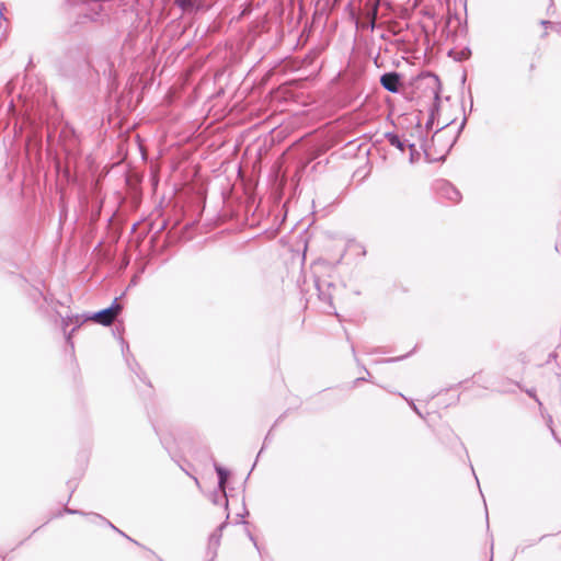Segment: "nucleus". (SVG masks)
<instances>
[{
  "instance_id": "obj_1",
  "label": "nucleus",
  "mask_w": 561,
  "mask_h": 561,
  "mask_svg": "<svg viewBox=\"0 0 561 561\" xmlns=\"http://www.w3.org/2000/svg\"><path fill=\"white\" fill-rule=\"evenodd\" d=\"M122 310L121 305L115 304L111 306L110 308H106L104 310H101L96 313H94L90 320H92L95 323H100L102 325H111L116 317L119 314Z\"/></svg>"
},
{
  "instance_id": "obj_2",
  "label": "nucleus",
  "mask_w": 561,
  "mask_h": 561,
  "mask_svg": "<svg viewBox=\"0 0 561 561\" xmlns=\"http://www.w3.org/2000/svg\"><path fill=\"white\" fill-rule=\"evenodd\" d=\"M416 88L427 91V96L430 100L435 101L438 99L439 91L437 87V79L435 77H426L420 79L416 83Z\"/></svg>"
},
{
  "instance_id": "obj_3",
  "label": "nucleus",
  "mask_w": 561,
  "mask_h": 561,
  "mask_svg": "<svg viewBox=\"0 0 561 561\" xmlns=\"http://www.w3.org/2000/svg\"><path fill=\"white\" fill-rule=\"evenodd\" d=\"M380 83L389 92L397 93L401 88V76L398 72L383 73Z\"/></svg>"
},
{
  "instance_id": "obj_4",
  "label": "nucleus",
  "mask_w": 561,
  "mask_h": 561,
  "mask_svg": "<svg viewBox=\"0 0 561 561\" xmlns=\"http://www.w3.org/2000/svg\"><path fill=\"white\" fill-rule=\"evenodd\" d=\"M390 144H391L392 146L398 147L401 151H403V150H404V149H403V145H402V142L400 141V139H399L397 136H392V137L390 138Z\"/></svg>"
},
{
  "instance_id": "obj_5",
  "label": "nucleus",
  "mask_w": 561,
  "mask_h": 561,
  "mask_svg": "<svg viewBox=\"0 0 561 561\" xmlns=\"http://www.w3.org/2000/svg\"><path fill=\"white\" fill-rule=\"evenodd\" d=\"M378 3H379V0H375L374 3H373V14H374L373 22L375 21V18H376V14H377Z\"/></svg>"
},
{
  "instance_id": "obj_6",
  "label": "nucleus",
  "mask_w": 561,
  "mask_h": 561,
  "mask_svg": "<svg viewBox=\"0 0 561 561\" xmlns=\"http://www.w3.org/2000/svg\"><path fill=\"white\" fill-rule=\"evenodd\" d=\"M190 0H180V3L182 7H185L188 3Z\"/></svg>"
}]
</instances>
